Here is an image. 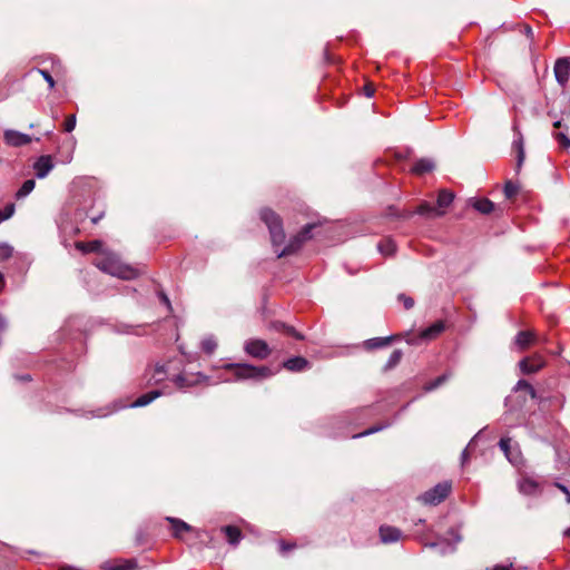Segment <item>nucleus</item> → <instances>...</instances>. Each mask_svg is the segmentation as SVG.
<instances>
[{
	"instance_id": "13d9d810",
	"label": "nucleus",
	"mask_w": 570,
	"mask_h": 570,
	"mask_svg": "<svg viewBox=\"0 0 570 570\" xmlns=\"http://www.w3.org/2000/svg\"><path fill=\"white\" fill-rule=\"evenodd\" d=\"M101 217H102V214H100V215H98V216H96V217H92V218H91V222H92L94 224H97V223L99 222V219H101Z\"/></svg>"
},
{
	"instance_id": "c03bdc74",
	"label": "nucleus",
	"mask_w": 570,
	"mask_h": 570,
	"mask_svg": "<svg viewBox=\"0 0 570 570\" xmlns=\"http://www.w3.org/2000/svg\"><path fill=\"white\" fill-rule=\"evenodd\" d=\"M119 407H116V409H112V410H107V409H99L97 410L95 413L92 412L91 416H95V417H105L107 415H109L110 413L117 411Z\"/></svg>"
},
{
	"instance_id": "c85d7f7f",
	"label": "nucleus",
	"mask_w": 570,
	"mask_h": 570,
	"mask_svg": "<svg viewBox=\"0 0 570 570\" xmlns=\"http://www.w3.org/2000/svg\"><path fill=\"white\" fill-rule=\"evenodd\" d=\"M402 355H403V353L401 350L393 351L392 354L390 355L384 368L391 370V368L395 367L400 363Z\"/></svg>"
},
{
	"instance_id": "f257e3e1",
	"label": "nucleus",
	"mask_w": 570,
	"mask_h": 570,
	"mask_svg": "<svg viewBox=\"0 0 570 570\" xmlns=\"http://www.w3.org/2000/svg\"><path fill=\"white\" fill-rule=\"evenodd\" d=\"M259 216L268 228L271 242L278 258L293 255L302 248L304 240L298 234H296L289 238L287 244L281 250H278L277 248L284 245L286 238L282 218L269 208H263Z\"/></svg>"
},
{
	"instance_id": "e433bc0d",
	"label": "nucleus",
	"mask_w": 570,
	"mask_h": 570,
	"mask_svg": "<svg viewBox=\"0 0 570 570\" xmlns=\"http://www.w3.org/2000/svg\"><path fill=\"white\" fill-rule=\"evenodd\" d=\"M510 443H511V440L509 438H501V440L499 442V446L503 451V453L505 454L507 459L511 463H514V459H512L511 454H510Z\"/></svg>"
},
{
	"instance_id": "bf43d9fd",
	"label": "nucleus",
	"mask_w": 570,
	"mask_h": 570,
	"mask_svg": "<svg viewBox=\"0 0 570 570\" xmlns=\"http://www.w3.org/2000/svg\"><path fill=\"white\" fill-rule=\"evenodd\" d=\"M407 343H409V344H417V343H419V341H417V338L412 337V338H409V340H407Z\"/></svg>"
},
{
	"instance_id": "603ef678",
	"label": "nucleus",
	"mask_w": 570,
	"mask_h": 570,
	"mask_svg": "<svg viewBox=\"0 0 570 570\" xmlns=\"http://www.w3.org/2000/svg\"><path fill=\"white\" fill-rule=\"evenodd\" d=\"M293 547L294 546H288V544L284 543V542H281V551L282 552L287 551V550L292 549Z\"/></svg>"
},
{
	"instance_id": "6ab92c4d",
	"label": "nucleus",
	"mask_w": 570,
	"mask_h": 570,
	"mask_svg": "<svg viewBox=\"0 0 570 570\" xmlns=\"http://www.w3.org/2000/svg\"><path fill=\"white\" fill-rule=\"evenodd\" d=\"M222 532H224L227 537L229 544L237 546L242 540V532L237 527L234 525H225L222 528Z\"/></svg>"
},
{
	"instance_id": "a878e982",
	"label": "nucleus",
	"mask_w": 570,
	"mask_h": 570,
	"mask_svg": "<svg viewBox=\"0 0 570 570\" xmlns=\"http://www.w3.org/2000/svg\"><path fill=\"white\" fill-rule=\"evenodd\" d=\"M274 327L277 331H284L286 334L293 336L296 340L303 341L305 338V336L297 332L293 326L286 325L284 323H275Z\"/></svg>"
},
{
	"instance_id": "7ed1b4c3",
	"label": "nucleus",
	"mask_w": 570,
	"mask_h": 570,
	"mask_svg": "<svg viewBox=\"0 0 570 570\" xmlns=\"http://www.w3.org/2000/svg\"><path fill=\"white\" fill-rule=\"evenodd\" d=\"M223 367L226 370L234 371V381H262L273 375L272 370L267 366H254L250 364L242 363H227Z\"/></svg>"
},
{
	"instance_id": "a211bd4d",
	"label": "nucleus",
	"mask_w": 570,
	"mask_h": 570,
	"mask_svg": "<svg viewBox=\"0 0 570 570\" xmlns=\"http://www.w3.org/2000/svg\"><path fill=\"white\" fill-rule=\"evenodd\" d=\"M518 489L522 494L533 495L538 492L539 484L532 479L523 478L519 480Z\"/></svg>"
},
{
	"instance_id": "3c124183",
	"label": "nucleus",
	"mask_w": 570,
	"mask_h": 570,
	"mask_svg": "<svg viewBox=\"0 0 570 570\" xmlns=\"http://www.w3.org/2000/svg\"><path fill=\"white\" fill-rule=\"evenodd\" d=\"M364 91H365V95H366L367 97H372V96H373V94H374V89H372V88H371V87H368V86H365V87H364Z\"/></svg>"
},
{
	"instance_id": "052dcab7",
	"label": "nucleus",
	"mask_w": 570,
	"mask_h": 570,
	"mask_svg": "<svg viewBox=\"0 0 570 570\" xmlns=\"http://www.w3.org/2000/svg\"><path fill=\"white\" fill-rule=\"evenodd\" d=\"M553 127L560 128L561 127V120H557L553 122Z\"/></svg>"
},
{
	"instance_id": "4c0bfd02",
	"label": "nucleus",
	"mask_w": 570,
	"mask_h": 570,
	"mask_svg": "<svg viewBox=\"0 0 570 570\" xmlns=\"http://www.w3.org/2000/svg\"><path fill=\"white\" fill-rule=\"evenodd\" d=\"M174 382L180 389L191 386L195 384L194 380L193 381L188 380L184 374L176 375L174 379Z\"/></svg>"
},
{
	"instance_id": "20e7f679",
	"label": "nucleus",
	"mask_w": 570,
	"mask_h": 570,
	"mask_svg": "<svg viewBox=\"0 0 570 570\" xmlns=\"http://www.w3.org/2000/svg\"><path fill=\"white\" fill-rule=\"evenodd\" d=\"M451 492V483H438L430 490L425 491L419 497V500L428 505H436L441 503Z\"/></svg>"
},
{
	"instance_id": "338daca9",
	"label": "nucleus",
	"mask_w": 570,
	"mask_h": 570,
	"mask_svg": "<svg viewBox=\"0 0 570 570\" xmlns=\"http://www.w3.org/2000/svg\"><path fill=\"white\" fill-rule=\"evenodd\" d=\"M510 401H511V396H508V397L505 399V405H507V406H508V404H509V402H510Z\"/></svg>"
},
{
	"instance_id": "680f3d73",
	"label": "nucleus",
	"mask_w": 570,
	"mask_h": 570,
	"mask_svg": "<svg viewBox=\"0 0 570 570\" xmlns=\"http://www.w3.org/2000/svg\"><path fill=\"white\" fill-rule=\"evenodd\" d=\"M527 36H532V29L530 27L525 28Z\"/></svg>"
},
{
	"instance_id": "dca6fc26",
	"label": "nucleus",
	"mask_w": 570,
	"mask_h": 570,
	"mask_svg": "<svg viewBox=\"0 0 570 570\" xmlns=\"http://www.w3.org/2000/svg\"><path fill=\"white\" fill-rule=\"evenodd\" d=\"M435 168V163L431 158H421L413 165L412 171L417 175H423L432 171Z\"/></svg>"
},
{
	"instance_id": "4d7b16f0",
	"label": "nucleus",
	"mask_w": 570,
	"mask_h": 570,
	"mask_svg": "<svg viewBox=\"0 0 570 570\" xmlns=\"http://www.w3.org/2000/svg\"><path fill=\"white\" fill-rule=\"evenodd\" d=\"M4 286V275L2 273H0V291L3 288Z\"/></svg>"
},
{
	"instance_id": "bb28decb",
	"label": "nucleus",
	"mask_w": 570,
	"mask_h": 570,
	"mask_svg": "<svg viewBox=\"0 0 570 570\" xmlns=\"http://www.w3.org/2000/svg\"><path fill=\"white\" fill-rule=\"evenodd\" d=\"M101 242L100 240H92V242H89V243H77V248L80 249L81 252L83 253H94V252H99L100 250V247H101Z\"/></svg>"
},
{
	"instance_id": "2f4dec72",
	"label": "nucleus",
	"mask_w": 570,
	"mask_h": 570,
	"mask_svg": "<svg viewBox=\"0 0 570 570\" xmlns=\"http://www.w3.org/2000/svg\"><path fill=\"white\" fill-rule=\"evenodd\" d=\"M521 390L527 391L532 399H534L537 396V393H535V390L533 389V386L524 380L518 381V383L514 386L515 392L521 391Z\"/></svg>"
},
{
	"instance_id": "5701e85b",
	"label": "nucleus",
	"mask_w": 570,
	"mask_h": 570,
	"mask_svg": "<svg viewBox=\"0 0 570 570\" xmlns=\"http://www.w3.org/2000/svg\"><path fill=\"white\" fill-rule=\"evenodd\" d=\"M394 336H386V337H374L370 338L365 342V345L367 348H381L384 346H387L392 341Z\"/></svg>"
},
{
	"instance_id": "7c9ffc66",
	"label": "nucleus",
	"mask_w": 570,
	"mask_h": 570,
	"mask_svg": "<svg viewBox=\"0 0 570 570\" xmlns=\"http://www.w3.org/2000/svg\"><path fill=\"white\" fill-rule=\"evenodd\" d=\"M449 379V375L448 374H443V375H440L439 377H436L435 380L429 382L425 386H424V390L426 392H431L438 387H440L443 383H445Z\"/></svg>"
},
{
	"instance_id": "ddd939ff",
	"label": "nucleus",
	"mask_w": 570,
	"mask_h": 570,
	"mask_svg": "<svg viewBox=\"0 0 570 570\" xmlns=\"http://www.w3.org/2000/svg\"><path fill=\"white\" fill-rule=\"evenodd\" d=\"M445 330V324L443 321H436L432 325L422 330L419 340L421 341H430L438 337Z\"/></svg>"
},
{
	"instance_id": "49530a36",
	"label": "nucleus",
	"mask_w": 570,
	"mask_h": 570,
	"mask_svg": "<svg viewBox=\"0 0 570 570\" xmlns=\"http://www.w3.org/2000/svg\"><path fill=\"white\" fill-rule=\"evenodd\" d=\"M473 440L468 444V446L462 451L461 460L462 464H464L469 460V451L472 448Z\"/></svg>"
},
{
	"instance_id": "37998d69",
	"label": "nucleus",
	"mask_w": 570,
	"mask_h": 570,
	"mask_svg": "<svg viewBox=\"0 0 570 570\" xmlns=\"http://www.w3.org/2000/svg\"><path fill=\"white\" fill-rule=\"evenodd\" d=\"M397 299L403 303L405 309H410L414 306V301L412 297L406 296L405 294H400Z\"/></svg>"
},
{
	"instance_id": "6e6d98bb",
	"label": "nucleus",
	"mask_w": 570,
	"mask_h": 570,
	"mask_svg": "<svg viewBox=\"0 0 570 570\" xmlns=\"http://www.w3.org/2000/svg\"><path fill=\"white\" fill-rule=\"evenodd\" d=\"M492 570H511L510 567L505 566H495Z\"/></svg>"
},
{
	"instance_id": "4be33fe9",
	"label": "nucleus",
	"mask_w": 570,
	"mask_h": 570,
	"mask_svg": "<svg viewBox=\"0 0 570 570\" xmlns=\"http://www.w3.org/2000/svg\"><path fill=\"white\" fill-rule=\"evenodd\" d=\"M471 204L481 214H490L494 209V204L488 198L474 199Z\"/></svg>"
},
{
	"instance_id": "72a5a7b5",
	"label": "nucleus",
	"mask_w": 570,
	"mask_h": 570,
	"mask_svg": "<svg viewBox=\"0 0 570 570\" xmlns=\"http://www.w3.org/2000/svg\"><path fill=\"white\" fill-rule=\"evenodd\" d=\"M391 424L390 423H386V424H379V425H374V426H371L370 429L358 433V434H354L352 438L353 439H357V438H362V436H367V435H371L373 433H376V432H380L386 428H389Z\"/></svg>"
},
{
	"instance_id": "a19ab883",
	"label": "nucleus",
	"mask_w": 570,
	"mask_h": 570,
	"mask_svg": "<svg viewBox=\"0 0 570 570\" xmlns=\"http://www.w3.org/2000/svg\"><path fill=\"white\" fill-rule=\"evenodd\" d=\"M38 72L46 80V82L48 83L49 88L52 89L55 87L56 82H55V79L52 78V76L50 75V72L47 71V70H43V69H38Z\"/></svg>"
},
{
	"instance_id": "f03ea898",
	"label": "nucleus",
	"mask_w": 570,
	"mask_h": 570,
	"mask_svg": "<svg viewBox=\"0 0 570 570\" xmlns=\"http://www.w3.org/2000/svg\"><path fill=\"white\" fill-rule=\"evenodd\" d=\"M96 267L101 272L121 279H134L138 277L139 271L130 265L124 264L115 254L105 253L96 258Z\"/></svg>"
},
{
	"instance_id": "473e14b6",
	"label": "nucleus",
	"mask_w": 570,
	"mask_h": 570,
	"mask_svg": "<svg viewBox=\"0 0 570 570\" xmlns=\"http://www.w3.org/2000/svg\"><path fill=\"white\" fill-rule=\"evenodd\" d=\"M12 254L13 247L6 242H0V262L9 259Z\"/></svg>"
},
{
	"instance_id": "e2e57ef3",
	"label": "nucleus",
	"mask_w": 570,
	"mask_h": 570,
	"mask_svg": "<svg viewBox=\"0 0 570 570\" xmlns=\"http://www.w3.org/2000/svg\"><path fill=\"white\" fill-rule=\"evenodd\" d=\"M564 494H566L567 503H570V491L568 490V493H564Z\"/></svg>"
},
{
	"instance_id": "0eeeda50",
	"label": "nucleus",
	"mask_w": 570,
	"mask_h": 570,
	"mask_svg": "<svg viewBox=\"0 0 570 570\" xmlns=\"http://www.w3.org/2000/svg\"><path fill=\"white\" fill-rule=\"evenodd\" d=\"M244 350L253 357L264 360L271 354L268 344L263 340H249L245 343Z\"/></svg>"
},
{
	"instance_id": "39448f33",
	"label": "nucleus",
	"mask_w": 570,
	"mask_h": 570,
	"mask_svg": "<svg viewBox=\"0 0 570 570\" xmlns=\"http://www.w3.org/2000/svg\"><path fill=\"white\" fill-rule=\"evenodd\" d=\"M166 520L171 524L173 535L176 539H183V532H194L197 539H202L203 535H206L209 539H212L207 531L195 529L190 524L178 518L167 517Z\"/></svg>"
},
{
	"instance_id": "412c9836",
	"label": "nucleus",
	"mask_w": 570,
	"mask_h": 570,
	"mask_svg": "<svg viewBox=\"0 0 570 570\" xmlns=\"http://www.w3.org/2000/svg\"><path fill=\"white\" fill-rule=\"evenodd\" d=\"M453 199H454V194L452 191H449L446 189L440 190V193L438 195V200H436V204H438L436 208L444 212V209L452 204Z\"/></svg>"
},
{
	"instance_id": "774afa93",
	"label": "nucleus",
	"mask_w": 570,
	"mask_h": 570,
	"mask_svg": "<svg viewBox=\"0 0 570 570\" xmlns=\"http://www.w3.org/2000/svg\"><path fill=\"white\" fill-rule=\"evenodd\" d=\"M423 522H424L423 519H419V521H417L419 524H422Z\"/></svg>"
},
{
	"instance_id": "5fc2aeb1",
	"label": "nucleus",
	"mask_w": 570,
	"mask_h": 570,
	"mask_svg": "<svg viewBox=\"0 0 570 570\" xmlns=\"http://www.w3.org/2000/svg\"><path fill=\"white\" fill-rule=\"evenodd\" d=\"M556 487H557L558 489H560L563 493H568V490H569V489H568L566 485H563V484H561V483H558V482H557V483H556Z\"/></svg>"
},
{
	"instance_id": "aec40b11",
	"label": "nucleus",
	"mask_w": 570,
	"mask_h": 570,
	"mask_svg": "<svg viewBox=\"0 0 570 570\" xmlns=\"http://www.w3.org/2000/svg\"><path fill=\"white\" fill-rule=\"evenodd\" d=\"M415 214L425 216V217H439L444 214L443 210L438 209L429 203H422L415 210Z\"/></svg>"
},
{
	"instance_id": "de8ad7c7",
	"label": "nucleus",
	"mask_w": 570,
	"mask_h": 570,
	"mask_svg": "<svg viewBox=\"0 0 570 570\" xmlns=\"http://www.w3.org/2000/svg\"><path fill=\"white\" fill-rule=\"evenodd\" d=\"M524 159V150L521 144L518 146V166H521Z\"/></svg>"
},
{
	"instance_id": "1a4fd4ad",
	"label": "nucleus",
	"mask_w": 570,
	"mask_h": 570,
	"mask_svg": "<svg viewBox=\"0 0 570 570\" xmlns=\"http://www.w3.org/2000/svg\"><path fill=\"white\" fill-rule=\"evenodd\" d=\"M3 138L6 144L14 147L24 146L32 141V137L22 134L20 131L13 130V129H7L3 132Z\"/></svg>"
},
{
	"instance_id": "6e6552de",
	"label": "nucleus",
	"mask_w": 570,
	"mask_h": 570,
	"mask_svg": "<svg viewBox=\"0 0 570 570\" xmlns=\"http://www.w3.org/2000/svg\"><path fill=\"white\" fill-rule=\"evenodd\" d=\"M554 77L557 82L564 87L570 77V57L559 58L554 63Z\"/></svg>"
},
{
	"instance_id": "9d476101",
	"label": "nucleus",
	"mask_w": 570,
	"mask_h": 570,
	"mask_svg": "<svg viewBox=\"0 0 570 570\" xmlns=\"http://www.w3.org/2000/svg\"><path fill=\"white\" fill-rule=\"evenodd\" d=\"M53 161L51 156H40L33 164L36 176L39 179L46 178L53 168Z\"/></svg>"
},
{
	"instance_id": "c9c22d12",
	"label": "nucleus",
	"mask_w": 570,
	"mask_h": 570,
	"mask_svg": "<svg viewBox=\"0 0 570 570\" xmlns=\"http://www.w3.org/2000/svg\"><path fill=\"white\" fill-rule=\"evenodd\" d=\"M14 209L16 207L12 203L6 205L4 208L0 209V224L12 217V215L14 214Z\"/></svg>"
},
{
	"instance_id": "58836bf2",
	"label": "nucleus",
	"mask_w": 570,
	"mask_h": 570,
	"mask_svg": "<svg viewBox=\"0 0 570 570\" xmlns=\"http://www.w3.org/2000/svg\"><path fill=\"white\" fill-rule=\"evenodd\" d=\"M518 186L513 184L512 181H507L504 185V195L507 198H512L518 193Z\"/></svg>"
},
{
	"instance_id": "8fccbe9b",
	"label": "nucleus",
	"mask_w": 570,
	"mask_h": 570,
	"mask_svg": "<svg viewBox=\"0 0 570 570\" xmlns=\"http://www.w3.org/2000/svg\"><path fill=\"white\" fill-rule=\"evenodd\" d=\"M122 332L127 333V334H138V332L136 331V327H134L131 325L126 326V328L122 330Z\"/></svg>"
},
{
	"instance_id": "0e129e2a",
	"label": "nucleus",
	"mask_w": 570,
	"mask_h": 570,
	"mask_svg": "<svg viewBox=\"0 0 570 570\" xmlns=\"http://www.w3.org/2000/svg\"><path fill=\"white\" fill-rule=\"evenodd\" d=\"M20 379H21V380H23V381H29V380H30V376H29V375H23V376H21Z\"/></svg>"
},
{
	"instance_id": "09e8293b",
	"label": "nucleus",
	"mask_w": 570,
	"mask_h": 570,
	"mask_svg": "<svg viewBox=\"0 0 570 570\" xmlns=\"http://www.w3.org/2000/svg\"><path fill=\"white\" fill-rule=\"evenodd\" d=\"M159 296H160L161 302L166 306L170 307V301H169L168 296L166 294H164V293H160Z\"/></svg>"
},
{
	"instance_id": "2eb2a0df",
	"label": "nucleus",
	"mask_w": 570,
	"mask_h": 570,
	"mask_svg": "<svg viewBox=\"0 0 570 570\" xmlns=\"http://www.w3.org/2000/svg\"><path fill=\"white\" fill-rule=\"evenodd\" d=\"M160 395H161V392L159 390L150 391L148 393L140 395L136 401L130 403L128 406L132 407V409L146 406V405L150 404L154 400L159 397Z\"/></svg>"
},
{
	"instance_id": "79ce46f5",
	"label": "nucleus",
	"mask_w": 570,
	"mask_h": 570,
	"mask_svg": "<svg viewBox=\"0 0 570 570\" xmlns=\"http://www.w3.org/2000/svg\"><path fill=\"white\" fill-rule=\"evenodd\" d=\"M554 137L563 148L570 147V138L566 134L558 132L554 135Z\"/></svg>"
},
{
	"instance_id": "ea45409f",
	"label": "nucleus",
	"mask_w": 570,
	"mask_h": 570,
	"mask_svg": "<svg viewBox=\"0 0 570 570\" xmlns=\"http://www.w3.org/2000/svg\"><path fill=\"white\" fill-rule=\"evenodd\" d=\"M76 122H77L76 115L68 116L63 124L65 131L71 132L76 127Z\"/></svg>"
},
{
	"instance_id": "c756f323",
	"label": "nucleus",
	"mask_w": 570,
	"mask_h": 570,
	"mask_svg": "<svg viewBox=\"0 0 570 570\" xmlns=\"http://www.w3.org/2000/svg\"><path fill=\"white\" fill-rule=\"evenodd\" d=\"M217 347V342L214 336H207L202 341V348L205 353L212 354Z\"/></svg>"
},
{
	"instance_id": "423d86ee",
	"label": "nucleus",
	"mask_w": 570,
	"mask_h": 570,
	"mask_svg": "<svg viewBox=\"0 0 570 570\" xmlns=\"http://www.w3.org/2000/svg\"><path fill=\"white\" fill-rule=\"evenodd\" d=\"M451 534L453 535V542L448 539H442L436 542L426 543L425 547L435 549L441 556L453 553L456 549V544L462 540V537L453 530Z\"/></svg>"
},
{
	"instance_id": "f704fd0d",
	"label": "nucleus",
	"mask_w": 570,
	"mask_h": 570,
	"mask_svg": "<svg viewBox=\"0 0 570 570\" xmlns=\"http://www.w3.org/2000/svg\"><path fill=\"white\" fill-rule=\"evenodd\" d=\"M316 227H318V225L315 223L306 224L297 234L302 237V239L305 243L313 237L312 230L315 229Z\"/></svg>"
},
{
	"instance_id": "f3484780",
	"label": "nucleus",
	"mask_w": 570,
	"mask_h": 570,
	"mask_svg": "<svg viewBox=\"0 0 570 570\" xmlns=\"http://www.w3.org/2000/svg\"><path fill=\"white\" fill-rule=\"evenodd\" d=\"M534 341V333L528 331H521L517 334L514 338L515 346L523 351L528 348Z\"/></svg>"
},
{
	"instance_id": "393cba45",
	"label": "nucleus",
	"mask_w": 570,
	"mask_h": 570,
	"mask_svg": "<svg viewBox=\"0 0 570 570\" xmlns=\"http://www.w3.org/2000/svg\"><path fill=\"white\" fill-rule=\"evenodd\" d=\"M377 248L381 254L390 256L395 253L396 245L392 239L387 238L380 242Z\"/></svg>"
},
{
	"instance_id": "864d4df0",
	"label": "nucleus",
	"mask_w": 570,
	"mask_h": 570,
	"mask_svg": "<svg viewBox=\"0 0 570 570\" xmlns=\"http://www.w3.org/2000/svg\"><path fill=\"white\" fill-rule=\"evenodd\" d=\"M7 327L6 320L0 315V331H4Z\"/></svg>"
},
{
	"instance_id": "b1692460",
	"label": "nucleus",
	"mask_w": 570,
	"mask_h": 570,
	"mask_svg": "<svg viewBox=\"0 0 570 570\" xmlns=\"http://www.w3.org/2000/svg\"><path fill=\"white\" fill-rule=\"evenodd\" d=\"M35 186H36V181L33 179L26 180L22 184V186L17 190L16 198L22 199V198L27 197L35 189Z\"/></svg>"
},
{
	"instance_id": "a18cd8bd",
	"label": "nucleus",
	"mask_w": 570,
	"mask_h": 570,
	"mask_svg": "<svg viewBox=\"0 0 570 570\" xmlns=\"http://www.w3.org/2000/svg\"><path fill=\"white\" fill-rule=\"evenodd\" d=\"M164 374H165V367L163 365H157L155 367V373H154L153 377L155 379L156 382H160V381H163Z\"/></svg>"
},
{
	"instance_id": "69168bd1",
	"label": "nucleus",
	"mask_w": 570,
	"mask_h": 570,
	"mask_svg": "<svg viewBox=\"0 0 570 570\" xmlns=\"http://www.w3.org/2000/svg\"><path fill=\"white\" fill-rule=\"evenodd\" d=\"M564 535L570 537V528L564 531Z\"/></svg>"
},
{
	"instance_id": "cd10ccee",
	"label": "nucleus",
	"mask_w": 570,
	"mask_h": 570,
	"mask_svg": "<svg viewBox=\"0 0 570 570\" xmlns=\"http://www.w3.org/2000/svg\"><path fill=\"white\" fill-rule=\"evenodd\" d=\"M519 366L523 373L530 374V373H535L537 371H539L541 368L542 364L540 362L532 364V363H530L529 358H523L520 361Z\"/></svg>"
},
{
	"instance_id": "4468645a",
	"label": "nucleus",
	"mask_w": 570,
	"mask_h": 570,
	"mask_svg": "<svg viewBox=\"0 0 570 570\" xmlns=\"http://www.w3.org/2000/svg\"><path fill=\"white\" fill-rule=\"evenodd\" d=\"M136 567H137V563L135 560L106 561L101 566V568L105 570H132Z\"/></svg>"
},
{
	"instance_id": "9b49d317",
	"label": "nucleus",
	"mask_w": 570,
	"mask_h": 570,
	"mask_svg": "<svg viewBox=\"0 0 570 570\" xmlns=\"http://www.w3.org/2000/svg\"><path fill=\"white\" fill-rule=\"evenodd\" d=\"M379 533L381 541L385 544L395 543L402 538V531L392 525H381Z\"/></svg>"
},
{
	"instance_id": "f8f14e48",
	"label": "nucleus",
	"mask_w": 570,
	"mask_h": 570,
	"mask_svg": "<svg viewBox=\"0 0 570 570\" xmlns=\"http://www.w3.org/2000/svg\"><path fill=\"white\" fill-rule=\"evenodd\" d=\"M283 367L289 372H303L309 368V362L303 356H293L283 363Z\"/></svg>"
}]
</instances>
